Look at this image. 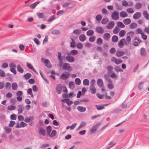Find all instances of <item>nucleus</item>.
I'll use <instances>...</instances> for the list:
<instances>
[{"mask_svg":"<svg viewBox=\"0 0 149 149\" xmlns=\"http://www.w3.org/2000/svg\"><path fill=\"white\" fill-rule=\"evenodd\" d=\"M56 91L58 94H60L61 92V87L60 85H58L57 87Z\"/></svg>","mask_w":149,"mask_h":149,"instance_id":"obj_32","label":"nucleus"},{"mask_svg":"<svg viewBox=\"0 0 149 149\" xmlns=\"http://www.w3.org/2000/svg\"><path fill=\"white\" fill-rule=\"evenodd\" d=\"M114 95V92L113 91H111L110 93V96L107 95L106 92H105V94L104 95L106 99H111V97H113Z\"/></svg>","mask_w":149,"mask_h":149,"instance_id":"obj_5","label":"nucleus"},{"mask_svg":"<svg viewBox=\"0 0 149 149\" xmlns=\"http://www.w3.org/2000/svg\"><path fill=\"white\" fill-rule=\"evenodd\" d=\"M23 94V92L21 91H18L16 93V94L18 96H21Z\"/></svg>","mask_w":149,"mask_h":149,"instance_id":"obj_57","label":"nucleus"},{"mask_svg":"<svg viewBox=\"0 0 149 149\" xmlns=\"http://www.w3.org/2000/svg\"><path fill=\"white\" fill-rule=\"evenodd\" d=\"M58 59L60 61V66H61V64L62 63V62L61 61L62 60V58L61 57V53L60 52H59L58 53Z\"/></svg>","mask_w":149,"mask_h":149,"instance_id":"obj_34","label":"nucleus"},{"mask_svg":"<svg viewBox=\"0 0 149 149\" xmlns=\"http://www.w3.org/2000/svg\"><path fill=\"white\" fill-rule=\"evenodd\" d=\"M47 132V135H48L51 133L52 130V127L50 126H48L46 129Z\"/></svg>","mask_w":149,"mask_h":149,"instance_id":"obj_37","label":"nucleus"},{"mask_svg":"<svg viewBox=\"0 0 149 149\" xmlns=\"http://www.w3.org/2000/svg\"><path fill=\"white\" fill-rule=\"evenodd\" d=\"M136 33H139L141 35L143 33L142 29L140 28L137 29L136 30Z\"/></svg>","mask_w":149,"mask_h":149,"instance_id":"obj_52","label":"nucleus"},{"mask_svg":"<svg viewBox=\"0 0 149 149\" xmlns=\"http://www.w3.org/2000/svg\"><path fill=\"white\" fill-rule=\"evenodd\" d=\"M69 88L71 89H73L74 88V86L73 82H70L69 84Z\"/></svg>","mask_w":149,"mask_h":149,"instance_id":"obj_55","label":"nucleus"},{"mask_svg":"<svg viewBox=\"0 0 149 149\" xmlns=\"http://www.w3.org/2000/svg\"><path fill=\"white\" fill-rule=\"evenodd\" d=\"M27 66V67L29 69L32 70L34 72L36 73H37V72L33 66L30 63H26Z\"/></svg>","mask_w":149,"mask_h":149,"instance_id":"obj_16","label":"nucleus"},{"mask_svg":"<svg viewBox=\"0 0 149 149\" xmlns=\"http://www.w3.org/2000/svg\"><path fill=\"white\" fill-rule=\"evenodd\" d=\"M111 17L113 20L118 19L119 18L118 13L116 11H114L111 14Z\"/></svg>","mask_w":149,"mask_h":149,"instance_id":"obj_2","label":"nucleus"},{"mask_svg":"<svg viewBox=\"0 0 149 149\" xmlns=\"http://www.w3.org/2000/svg\"><path fill=\"white\" fill-rule=\"evenodd\" d=\"M99 125V124H96L91 129V134L95 133L96 131L97 127Z\"/></svg>","mask_w":149,"mask_h":149,"instance_id":"obj_6","label":"nucleus"},{"mask_svg":"<svg viewBox=\"0 0 149 149\" xmlns=\"http://www.w3.org/2000/svg\"><path fill=\"white\" fill-rule=\"evenodd\" d=\"M123 23L126 24V25H128L130 24L131 22V20L129 18H127L124 19L123 20Z\"/></svg>","mask_w":149,"mask_h":149,"instance_id":"obj_23","label":"nucleus"},{"mask_svg":"<svg viewBox=\"0 0 149 149\" xmlns=\"http://www.w3.org/2000/svg\"><path fill=\"white\" fill-rule=\"evenodd\" d=\"M81 31L80 29L75 30L73 31V33L75 34L79 35L81 33Z\"/></svg>","mask_w":149,"mask_h":149,"instance_id":"obj_54","label":"nucleus"},{"mask_svg":"<svg viewBox=\"0 0 149 149\" xmlns=\"http://www.w3.org/2000/svg\"><path fill=\"white\" fill-rule=\"evenodd\" d=\"M120 16L122 17H125L128 16L127 14L124 11H121L120 13Z\"/></svg>","mask_w":149,"mask_h":149,"instance_id":"obj_17","label":"nucleus"},{"mask_svg":"<svg viewBox=\"0 0 149 149\" xmlns=\"http://www.w3.org/2000/svg\"><path fill=\"white\" fill-rule=\"evenodd\" d=\"M86 123L85 122H82L81 123L78 129H79L86 126Z\"/></svg>","mask_w":149,"mask_h":149,"instance_id":"obj_39","label":"nucleus"},{"mask_svg":"<svg viewBox=\"0 0 149 149\" xmlns=\"http://www.w3.org/2000/svg\"><path fill=\"white\" fill-rule=\"evenodd\" d=\"M31 76V74H30L28 73L24 75V77L26 79H29L30 77Z\"/></svg>","mask_w":149,"mask_h":149,"instance_id":"obj_60","label":"nucleus"},{"mask_svg":"<svg viewBox=\"0 0 149 149\" xmlns=\"http://www.w3.org/2000/svg\"><path fill=\"white\" fill-rule=\"evenodd\" d=\"M70 74L68 73L62 74L60 77V78L62 79H65L68 78Z\"/></svg>","mask_w":149,"mask_h":149,"instance_id":"obj_12","label":"nucleus"},{"mask_svg":"<svg viewBox=\"0 0 149 149\" xmlns=\"http://www.w3.org/2000/svg\"><path fill=\"white\" fill-rule=\"evenodd\" d=\"M27 93L29 94L30 95L31 97H33L31 89L29 88L27 91Z\"/></svg>","mask_w":149,"mask_h":149,"instance_id":"obj_48","label":"nucleus"},{"mask_svg":"<svg viewBox=\"0 0 149 149\" xmlns=\"http://www.w3.org/2000/svg\"><path fill=\"white\" fill-rule=\"evenodd\" d=\"M16 109V107L13 105L8 106L7 107L8 110H14Z\"/></svg>","mask_w":149,"mask_h":149,"instance_id":"obj_45","label":"nucleus"},{"mask_svg":"<svg viewBox=\"0 0 149 149\" xmlns=\"http://www.w3.org/2000/svg\"><path fill=\"white\" fill-rule=\"evenodd\" d=\"M61 101L63 102L66 103L68 106L72 104L73 103L69 99L62 100Z\"/></svg>","mask_w":149,"mask_h":149,"instance_id":"obj_9","label":"nucleus"},{"mask_svg":"<svg viewBox=\"0 0 149 149\" xmlns=\"http://www.w3.org/2000/svg\"><path fill=\"white\" fill-rule=\"evenodd\" d=\"M17 71L21 73H23L24 71L23 69L21 68L20 65H18L17 66Z\"/></svg>","mask_w":149,"mask_h":149,"instance_id":"obj_35","label":"nucleus"},{"mask_svg":"<svg viewBox=\"0 0 149 149\" xmlns=\"http://www.w3.org/2000/svg\"><path fill=\"white\" fill-rule=\"evenodd\" d=\"M125 39H122L120 40L118 43V45L119 47H122L123 45V42H125Z\"/></svg>","mask_w":149,"mask_h":149,"instance_id":"obj_24","label":"nucleus"},{"mask_svg":"<svg viewBox=\"0 0 149 149\" xmlns=\"http://www.w3.org/2000/svg\"><path fill=\"white\" fill-rule=\"evenodd\" d=\"M78 51L75 50H73L70 51V53H67L68 55H75L77 54Z\"/></svg>","mask_w":149,"mask_h":149,"instance_id":"obj_21","label":"nucleus"},{"mask_svg":"<svg viewBox=\"0 0 149 149\" xmlns=\"http://www.w3.org/2000/svg\"><path fill=\"white\" fill-rule=\"evenodd\" d=\"M44 62L45 65L48 68H50L51 67V65L50 63L49 60L46 59L44 61Z\"/></svg>","mask_w":149,"mask_h":149,"instance_id":"obj_14","label":"nucleus"},{"mask_svg":"<svg viewBox=\"0 0 149 149\" xmlns=\"http://www.w3.org/2000/svg\"><path fill=\"white\" fill-rule=\"evenodd\" d=\"M96 31L97 33H102L104 31L103 28L101 26L97 27L96 28Z\"/></svg>","mask_w":149,"mask_h":149,"instance_id":"obj_8","label":"nucleus"},{"mask_svg":"<svg viewBox=\"0 0 149 149\" xmlns=\"http://www.w3.org/2000/svg\"><path fill=\"white\" fill-rule=\"evenodd\" d=\"M131 41V38L130 36H128L126 38V40L125 41V44L126 45H128Z\"/></svg>","mask_w":149,"mask_h":149,"instance_id":"obj_18","label":"nucleus"},{"mask_svg":"<svg viewBox=\"0 0 149 149\" xmlns=\"http://www.w3.org/2000/svg\"><path fill=\"white\" fill-rule=\"evenodd\" d=\"M15 123V121L13 120L10 121V123L9 124L8 126L10 127H13Z\"/></svg>","mask_w":149,"mask_h":149,"instance_id":"obj_49","label":"nucleus"},{"mask_svg":"<svg viewBox=\"0 0 149 149\" xmlns=\"http://www.w3.org/2000/svg\"><path fill=\"white\" fill-rule=\"evenodd\" d=\"M5 73L4 71L0 70V76L2 77H4L5 76Z\"/></svg>","mask_w":149,"mask_h":149,"instance_id":"obj_61","label":"nucleus"},{"mask_svg":"<svg viewBox=\"0 0 149 149\" xmlns=\"http://www.w3.org/2000/svg\"><path fill=\"white\" fill-rule=\"evenodd\" d=\"M126 11L127 12L130 14L133 13L134 12V10L133 8H127Z\"/></svg>","mask_w":149,"mask_h":149,"instance_id":"obj_46","label":"nucleus"},{"mask_svg":"<svg viewBox=\"0 0 149 149\" xmlns=\"http://www.w3.org/2000/svg\"><path fill=\"white\" fill-rule=\"evenodd\" d=\"M65 58L67 61L69 62H73L74 61V58L71 56H68L66 57Z\"/></svg>","mask_w":149,"mask_h":149,"instance_id":"obj_7","label":"nucleus"},{"mask_svg":"<svg viewBox=\"0 0 149 149\" xmlns=\"http://www.w3.org/2000/svg\"><path fill=\"white\" fill-rule=\"evenodd\" d=\"M5 132L7 134H8L10 133L11 131V129L8 127H6L4 128Z\"/></svg>","mask_w":149,"mask_h":149,"instance_id":"obj_28","label":"nucleus"},{"mask_svg":"<svg viewBox=\"0 0 149 149\" xmlns=\"http://www.w3.org/2000/svg\"><path fill=\"white\" fill-rule=\"evenodd\" d=\"M144 83V82H141L139 84L138 86V88L139 90H141L143 89Z\"/></svg>","mask_w":149,"mask_h":149,"instance_id":"obj_31","label":"nucleus"},{"mask_svg":"<svg viewBox=\"0 0 149 149\" xmlns=\"http://www.w3.org/2000/svg\"><path fill=\"white\" fill-rule=\"evenodd\" d=\"M143 16L146 19H149V15L146 11H144L143 13Z\"/></svg>","mask_w":149,"mask_h":149,"instance_id":"obj_50","label":"nucleus"},{"mask_svg":"<svg viewBox=\"0 0 149 149\" xmlns=\"http://www.w3.org/2000/svg\"><path fill=\"white\" fill-rule=\"evenodd\" d=\"M97 83L98 86L100 87H102L104 85L103 81L101 79H98L97 80Z\"/></svg>","mask_w":149,"mask_h":149,"instance_id":"obj_11","label":"nucleus"},{"mask_svg":"<svg viewBox=\"0 0 149 149\" xmlns=\"http://www.w3.org/2000/svg\"><path fill=\"white\" fill-rule=\"evenodd\" d=\"M104 39L106 40H108L110 37V35L109 33H106L103 36Z\"/></svg>","mask_w":149,"mask_h":149,"instance_id":"obj_15","label":"nucleus"},{"mask_svg":"<svg viewBox=\"0 0 149 149\" xmlns=\"http://www.w3.org/2000/svg\"><path fill=\"white\" fill-rule=\"evenodd\" d=\"M39 3V1H37L33 3L30 5V7L31 8L33 9Z\"/></svg>","mask_w":149,"mask_h":149,"instance_id":"obj_25","label":"nucleus"},{"mask_svg":"<svg viewBox=\"0 0 149 149\" xmlns=\"http://www.w3.org/2000/svg\"><path fill=\"white\" fill-rule=\"evenodd\" d=\"M11 84L9 82H7L5 84V87L7 89L10 88V87Z\"/></svg>","mask_w":149,"mask_h":149,"instance_id":"obj_63","label":"nucleus"},{"mask_svg":"<svg viewBox=\"0 0 149 149\" xmlns=\"http://www.w3.org/2000/svg\"><path fill=\"white\" fill-rule=\"evenodd\" d=\"M17 116L15 114H13L11 115L10 116V118L11 119L15 120L16 119Z\"/></svg>","mask_w":149,"mask_h":149,"instance_id":"obj_62","label":"nucleus"},{"mask_svg":"<svg viewBox=\"0 0 149 149\" xmlns=\"http://www.w3.org/2000/svg\"><path fill=\"white\" fill-rule=\"evenodd\" d=\"M111 78L115 79H117L118 77L117 75L114 73L112 74L111 75Z\"/></svg>","mask_w":149,"mask_h":149,"instance_id":"obj_64","label":"nucleus"},{"mask_svg":"<svg viewBox=\"0 0 149 149\" xmlns=\"http://www.w3.org/2000/svg\"><path fill=\"white\" fill-rule=\"evenodd\" d=\"M12 89L13 90H17L18 88V86L17 84L15 83H13L12 85Z\"/></svg>","mask_w":149,"mask_h":149,"instance_id":"obj_27","label":"nucleus"},{"mask_svg":"<svg viewBox=\"0 0 149 149\" xmlns=\"http://www.w3.org/2000/svg\"><path fill=\"white\" fill-rule=\"evenodd\" d=\"M142 4L141 3H138L135 5V8L137 9H139L141 8Z\"/></svg>","mask_w":149,"mask_h":149,"instance_id":"obj_53","label":"nucleus"},{"mask_svg":"<svg viewBox=\"0 0 149 149\" xmlns=\"http://www.w3.org/2000/svg\"><path fill=\"white\" fill-rule=\"evenodd\" d=\"M137 26V24L136 23H133L131 24L130 25V28L132 29H134Z\"/></svg>","mask_w":149,"mask_h":149,"instance_id":"obj_36","label":"nucleus"},{"mask_svg":"<svg viewBox=\"0 0 149 149\" xmlns=\"http://www.w3.org/2000/svg\"><path fill=\"white\" fill-rule=\"evenodd\" d=\"M125 54V52L123 51H117L116 53V56L118 57H120Z\"/></svg>","mask_w":149,"mask_h":149,"instance_id":"obj_22","label":"nucleus"},{"mask_svg":"<svg viewBox=\"0 0 149 149\" xmlns=\"http://www.w3.org/2000/svg\"><path fill=\"white\" fill-rule=\"evenodd\" d=\"M57 132L55 130H53L52 131V132L50 133L48 136L50 137H53L56 135Z\"/></svg>","mask_w":149,"mask_h":149,"instance_id":"obj_20","label":"nucleus"},{"mask_svg":"<svg viewBox=\"0 0 149 149\" xmlns=\"http://www.w3.org/2000/svg\"><path fill=\"white\" fill-rule=\"evenodd\" d=\"M126 33V31L124 30H121L120 31L119 33V36L120 37H123L125 36Z\"/></svg>","mask_w":149,"mask_h":149,"instance_id":"obj_38","label":"nucleus"},{"mask_svg":"<svg viewBox=\"0 0 149 149\" xmlns=\"http://www.w3.org/2000/svg\"><path fill=\"white\" fill-rule=\"evenodd\" d=\"M89 80L87 79H85L83 80V84L84 86H88L89 85Z\"/></svg>","mask_w":149,"mask_h":149,"instance_id":"obj_40","label":"nucleus"},{"mask_svg":"<svg viewBox=\"0 0 149 149\" xmlns=\"http://www.w3.org/2000/svg\"><path fill=\"white\" fill-rule=\"evenodd\" d=\"M115 23L113 21H110L107 25L106 27L107 29H111L113 28L114 26Z\"/></svg>","mask_w":149,"mask_h":149,"instance_id":"obj_4","label":"nucleus"},{"mask_svg":"<svg viewBox=\"0 0 149 149\" xmlns=\"http://www.w3.org/2000/svg\"><path fill=\"white\" fill-rule=\"evenodd\" d=\"M94 33L93 30H89L88 31L86 32V35L88 36H91L93 35Z\"/></svg>","mask_w":149,"mask_h":149,"instance_id":"obj_33","label":"nucleus"},{"mask_svg":"<svg viewBox=\"0 0 149 149\" xmlns=\"http://www.w3.org/2000/svg\"><path fill=\"white\" fill-rule=\"evenodd\" d=\"M90 90L92 94H95L96 92V89L94 86L91 87Z\"/></svg>","mask_w":149,"mask_h":149,"instance_id":"obj_41","label":"nucleus"},{"mask_svg":"<svg viewBox=\"0 0 149 149\" xmlns=\"http://www.w3.org/2000/svg\"><path fill=\"white\" fill-rule=\"evenodd\" d=\"M112 40L113 42H117L118 40V37L116 36H113L112 38Z\"/></svg>","mask_w":149,"mask_h":149,"instance_id":"obj_30","label":"nucleus"},{"mask_svg":"<svg viewBox=\"0 0 149 149\" xmlns=\"http://www.w3.org/2000/svg\"><path fill=\"white\" fill-rule=\"evenodd\" d=\"M107 88L110 89H112L113 88V86L111 82H109L107 85Z\"/></svg>","mask_w":149,"mask_h":149,"instance_id":"obj_43","label":"nucleus"},{"mask_svg":"<svg viewBox=\"0 0 149 149\" xmlns=\"http://www.w3.org/2000/svg\"><path fill=\"white\" fill-rule=\"evenodd\" d=\"M95 36H93L90 37L89 38V41L90 42H93L95 41Z\"/></svg>","mask_w":149,"mask_h":149,"instance_id":"obj_56","label":"nucleus"},{"mask_svg":"<svg viewBox=\"0 0 149 149\" xmlns=\"http://www.w3.org/2000/svg\"><path fill=\"white\" fill-rule=\"evenodd\" d=\"M77 110L81 112H84L86 110V108L85 107L81 106H78L77 107Z\"/></svg>","mask_w":149,"mask_h":149,"instance_id":"obj_19","label":"nucleus"},{"mask_svg":"<svg viewBox=\"0 0 149 149\" xmlns=\"http://www.w3.org/2000/svg\"><path fill=\"white\" fill-rule=\"evenodd\" d=\"M19 107L18 109V113H22L23 110L24 108L21 105H19L18 106Z\"/></svg>","mask_w":149,"mask_h":149,"instance_id":"obj_29","label":"nucleus"},{"mask_svg":"<svg viewBox=\"0 0 149 149\" xmlns=\"http://www.w3.org/2000/svg\"><path fill=\"white\" fill-rule=\"evenodd\" d=\"M108 21V19L107 18H104L101 21V23L103 24H106Z\"/></svg>","mask_w":149,"mask_h":149,"instance_id":"obj_44","label":"nucleus"},{"mask_svg":"<svg viewBox=\"0 0 149 149\" xmlns=\"http://www.w3.org/2000/svg\"><path fill=\"white\" fill-rule=\"evenodd\" d=\"M38 132L40 134L43 136H45V130L42 127L39 128L38 129Z\"/></svg>","mask_w":149,"mask_h":149,"instance_id":"obj_10","label":"nucleus"},{"mask_svg":"<svg viewBox=\"0 0 149 149\" xmlns=\"http://www.w3.org/2000/svg\"><path fill=\"white\" fill-rule=\"evenodd\" d=\"M62 68L63 69L65 70H67L69 71H71L72 70L71 67L70 66L69 64L68 63H64L62 66Z\"/></svg>","mask_w":149,"mask_h":149,"instance_id":"obj_1","label":"nucleus"},{"mask_svg":"<svg viewBox=\"0 0 149 149\" xmlns=\"http://www.w3.org/2000/svg\"><path fill=\"white\" fill-rule=\"evenodd\" d=\"M79 39L81 41L83 42L84 41L86 40L85 36L83 34L79 36Z\"/></svg>","mask_w":149,"mask_h":149,"instance_id":"obj_26","label":"nucleus"},{"mask_svg":"<svg viewBox=\"0 0 149 149\" xmlns=\"http://www.w3.org/2000/svg\"><path fill=\"white\" fill-rule=\"evenodd\" d=\"M117 26L121 28H124L125 27V25L121 22H118L117 23Z\"/></svg>","mask_w":149,"mask_h":149,"instance_id":"obj_42","label":"nucleus"},{"mask_svg":"<svg viewBox=\"0 0 149 149\" xmlns=\"http://www.w3.org/2000/svg\"><path fill=\"white\" fill-rule=\"evenodd\" d=\"M75 84L78 85H79L81 84V80L80 79L78 78H77L75 79Z\"/></svg>","mask_w":149,"mask_h":149,"instance_id":"obj_51","label":"nucleus"},{"mask_svg":"<svg viewBox=\"0 0 149 149\" xmlns=\"http://www.w3.org/2000/svg\"><path fill=\"white\" fill-rule=\"evenodd\" d=\"M77 47L79 49H81L83 47V45L81 43H78L76 45Z\"/></svg>","mask_w":149,"mask_h":149,"instance_id":"obj_58","label":"nucleus"},{"mask_svg":"<svg viewBox=\"0 0 149 149\" xmlns=\"http://www.w3.org/2000/svg\"><path fill=\"white\" fill-rule=\"evenodd\" d=\"M59 31L57 30H54L52 32V33L54 35H57L59 33Z\"/></svg>","mask_w":149,"mask_h":149,"instance_id":"obj_59","label":"nucleus"},{"mask_svg":"<svg viewBox=\"0 0 149 149\" xmlns=\"http://www.w3.org/2000/svg\"><path fill=\"white\" fill-rule=\"evenodd\" d=\"M141 14L140 13L137 12L133 15V18L135 19H138L141 17Z\"/></svg>","mask_w":149,"mask_h":149,"instance_id":"obj_13","label":"nucleus"},{"mask_svg":"<svg viewBox=\"0 0 149 149\" xmlns=\"http://www.w3.org/2000/svg\"><path fill=\"white\" fill-rule=\"evenodd\" d=\"M96 42L97 44L101 45L102 43V40L101 38H99L97 39Z\"/></svg>","mask_w":149,"mask_h":149,"instance_id":"obj_47","label":"nucleus"},{"mask_svg":"<svg viewBox=\"0 0 149 149\" xmlns=\"http://www.w3.org/2000/svg\"><path fill=\"white\" fill-rule=\"evenodd\" d=\"M111 61L115 63L116 64H119L122 62V61L120 59H116L115 57H113L111 58Z\"/></svg>","mask_w":149,"mask_h":149,"instance_id":"obj_3","label":"nucleus"}]
</instances>
